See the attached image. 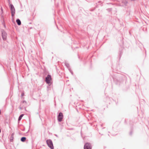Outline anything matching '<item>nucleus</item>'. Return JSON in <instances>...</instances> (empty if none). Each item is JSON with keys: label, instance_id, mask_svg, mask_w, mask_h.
<instances>
[{"label": "nucleus", "instance_id": "nucleus-1", "mask_svg": "<svg viewBox=\"0 0 149 149\" xmlns=\"http://www.w3.org/2000/svg\"><path fill=\"white\" fill-rule=\"evenodd\" d=\"M10 7L11 11V15L13 17L15 13V10L13 5L10 4Z\"/></svg>", "mask_w": 149, "mask_h": 149}, {"label": "nucleus", "instance_id": "nucleus-2", "mask_svg": "<svg viewBox=\"0 0 149 149\" xmlns=\"http://www.w3.org/2000/svg\"><path fill=\"white\" fill-rule=\"evenodd\" d=\"M52 83L51 77L50 75H48L47 76V84L50 86L52 84Z\"/></svg>", "mask_w": 149, "mask_h": 149}, {"label": "nucleus", "instance_id": "nucleus-3", "mask_svg": "<svg viewBox=\"0 0 149 149\" xmlns=\"http://www.w3.org/2000/svg\"><path fill=\"white\" fill-rule=\"evenodd\" d=\"M47 144L48 146L51 149H53L54 146L52 142L50 140H47Z\"/></svg>", "mask_w": 149, "mask_h": 149}, {"label": "nucleus", "instance_id": "nucleus-4", "mask_svg": "<svg viewBox=\"0 0 149 149\" xmlns=\"http://www.w3.org/2000/svg\"><path fill=\"white\" fill-rule=\"evenodd\" d=\"M63 113L60 112L58 116V119L59 121L61 122L62 121V119L63 118Z\"/></svg>", "mask_w": 149, "mask_h": 149}, {"label": "nucleus", "instance_id": "nucleus-5", "mask_svg": "<svg viewBox=\"0 0 149 149\" xmlns=\"http://www.w3.org/2000/svg\"><path fill=\"white\" fill-rule=\"evenodd\" d=\"M84 149H91L90 144L88 143H86L84 146Z\"/></svg>", "mask_w": 149, "mask_h": 149}, {"label": "nucleus", "instance_id": "nucleus-6", "mask_svg": "<svg viewBox=\"0 0 149 149\" xmlns=\"http://www.w3.org/2000/svg\"><path fill=\"white\" fill-rule=\"evenodd\" d=\"M6 36L7 33H6L4 31H3L2 32V36L3 39L4 40H5L6 39Z\"/></svg>", "mask_w": 149, "mask_h": 149}, {"label": "nucleus", "instance_id": "nucleus-7", "mask_svg": "<svg viewBox=\"0 0 149 149\" xmlns=\"http://www.w3.org/2000/svg\"><path fill=\"white\" fill-rule=\"evenodd\" d=\"M16 22H17V24L19 25H20L21 24V22L19 19H17L16 20Z\"/></svg>", "mask_w": 149, "mask_h": 149}, {"label": "nucleus", "instance_id": "nucleus-8", "mask_svg": "<svg viewBox=\"0 0 149 149\" xmlns=\"http://www.w3.org/2000/svg\"><path fill=\"white\" fill-rule=\"evenodd\" d=\"M26 139V138L24 137H22L21 139V140L22 142H24Z\"/></svg>", "mask_w": 149, "mask_h": 149}, {"label": "nucleus", "instance_id": "nucleus-9", "mask_svg": "<svg viewBox=\"0 0 149 149\" xmlns=\"http://www.w3.org/2000/svg\"><path fill=\"white\" fill-rule=\"evenodd\" d=\"M24 115L23 114H22L19 117L18 120H20L21 119L22 117Z\"/></svg>", "mask_w": 149, "mask_h": 149}, {"label": "nucleus", "instance_id": "nucleus-10", "mask_svg": "<svg viewBox=\"0 0 149 149\" xmlns=\"http://www.w3.org/2000/svg\"><path fill=\"white\" fill-rule=\"evenodd\" d=\"M47 77H46L45 78V81L46 82H47Z\"/></svg>", "mask_w": 149, "mask_h": 149}, {"label": "nucleus", "instance_id": "nucleus-11", "mask_svg": "<svg viewBox=\"0 0 149 149\" xmlns=\"http://www.w3.org/2000/svg\"><path fill=\"white\" fill-rule=\"evenodd\" d=\"M24 95V93H22V96H23Z\"/></svg>", "mask_w": 149, "mask_h": 149}, {"label": "nucleus", "instance_id": "nucleus-12", "mask_svg": "<svg viewBox=\"0 0 149 149\" xmlns=\"http://www.w3.org/2000/svg\"><path fill=\"white\" fill-rule=\"evenodd\" d=\"M1 110H0V114H1Z\"/></svg>", "mask_w": 149, "mask_h": 149}]
</instances>
